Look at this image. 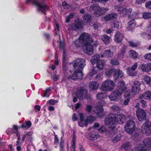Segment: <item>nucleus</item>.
I'll return each instance as SVG.
<instances>
[{
    "label": "nucleus",
    "mask_w": 151,
    "mask_h": 151,
    "mask_svg": "<svg viewBox=\"0 0 151 151\" xmlns=\"http://www.w3.org/2000/svg\"><path fill=\"white\" fill-rule=\"evenodd\" d=\"M90 35L87 33H83L78 38L73 41V44L77 47H79L80 44H83V51L88 55H91L93 53V47L91 44L93 42L92 39L89 36Z\"/></svg>",
    "instance_id": "obj_1"
},
{
    "label": "nucleus",
    "mask_w": 151,
    "mask_h": 151,
    "mask_svg": "<svg viewBox=\"0 0 151 151\" xmlns=\"http://www.w3.org/2000/svg\"><path fill=\"white\" fill-rule=\"evenodd\" d=\"M86 62L84 59L81 58H78L75 60L73 65L75 70L73 73L70 75L68 78L73 80L81 79L83 75L82 70L86 65Z\"/></svg>",
    "instance_id": "obj_2"
},
{
    "label": "nucleus",
    "mask_w": 151,
    "mask_h": 151,
    "mask_svg": "<svg viewBox=\"0 0 151 151\" xmlns=\"http://www.w3.org/2000/svg\"><path fill=\"white\" fill-rule=\"evenodd\" d=\"M92 64H96V66L93 68L91 76L98 73L99 71L102 70L104 67L105 61L103 60H100V56L99 55H95L93 56L91 60Z\"/></svg>",
    "instance_id": "obj_3"
},
{
    "label": "nucleus",
    "mask_w": 151,
    "mask_h": 151,
    "mask_svg": "<svg viewBox=\"0 0 151 151\" xmlns=\"http://www.w3.org/2000/svg\"><path fill=\"white\" fill-rule=\"evenodd\" d=\"M89 9L91 12H93L94 14L96 17H99L102 16L109 10L108 8H101L98 4H93L91 5Z\"/></svg>",
    "instance_id": "obj_4"
},
{
    "label": "nucleus",
    "mask_w": 151,
    "mask_h": 151,
    "mask_svg": "<svg viewBox=\"0 0 151 151\" xmlns=\"http://www.w3.org/2000/svg\"><path fill=\"white\" fill-rule=\"evenodd\" d=\"M144 146L141 147L139 150L138 149L134 148L131 151H151V137L145 138L143 140Z\"/></svg>",
    "instance_id": "obj_5"
},
{
    "label": "nucleus",
    "mask_w": 151,
    "mask_h": 151,
    "mask_svg": "<svg viewBox=\"0 0 151 151\" xmlns=\"http://www.w3.org/2000/svg\"><path fill=\"white\" fill-rule=\"evenodd\" d=\"M29 2H32L33 4L38 6L39 11L46 15L45 12L49 8L48 6L47 5H41L38 1L35 0H26L25 3L26 4H28Z\"/></svg>",
    "instance_id": "obj_6"
},
{
    "label": "nucleus",
    "mask_w": 151,
    "mask_h": 151,
    "mask_svg": "<svg viewBox=\"0 0 151 151\" xmlns=\"http://www.w3.org/2000/svg\"><path fill=\"white\" fill-rule=\"evenodd\" d=\"M115 86L114 82L110 79H107L102 83L101 89L104 91H111L113 90Z\"/></svg>",
    "instance_id": "obj_7"
},
{
    "label": "nucleus",
    "mask_w": 151,
    "mask_h": 151,
    "mask_svg": "<svg viewBox=\"0 0 151 151\" xmlns=\"http://www.w3.org/2000/svg\"><path fill=\"white\" fill-rule=\"evenodd\" d=\"M135 122L132 120H129L125 124L124 129L127 133L131 134L135 130Z\"/></svg>",
    "instance_id": "obj_8"
},
{
    "label": "nucleus",
    "mask_w": 151,
    "mask_h": 151,
    "mask_svg": "<svg viewBox=\"0 0 151 151\" xmlns=\"http://www.w3.org/2000/svg\"><path fill=\"white\" fill-rule=\"evenodd\" d=\"M76 96L80 100H81L84 99H89L88 96L87 90L83 87H81L78 89Z\"/></svg>",
    "instance_id": "obj_9"
},
{
    "label": "nucleus",
    "mask_w": 151,
    "mask_h": 151,
    "mask_svg": "<svg viewBox=\"0 0 151 151\" xmlns=\"http://www.w3.org/2000/svg\"><path fill=\"white\" fill-rule=\"evenodd\" d=\"M104 122L106 125L108 126L109 128L112 129L115 128L117 124V121L114 116L112 117L109 116L105 119Z\"/></svg>",
    "instance_id": "obj_10"
},
{
    "label": "nucleus",
    "mask_w": 151,
    "mask_h": 151,
    "mask_svg": "<svg viewBox=\"0 0 151 151\" xmlns=\"http://www.w3.org/2000/svg\"><path fill=\"white\" fill-rule=\"evenodd\" d=\"M142 131L146 135L151 134V123L148 121L145 122L142 127Z\"/></svg>",
    "instance_id": "obj_11"
},
{
    "label": "nucleus",
    "mask_w": 151,
    "mask_h": 151,
    "mask_svg": "<svg viewBox=\"0 0 151 151\" xmlns=\"http://www.w3.org/2000/svg\"><path fill=\"white\" fill-rule=\"evenodd\" d=\"M122 92L117 89L115 90L109 95L110 99L112 101L119 100L120 99L121 94L124 93Z\"/></svg>",
    "instance_id": "obj_12"
},
{
    "label": "nucleus",
    "mask_w": 151,
    "mask_h": 151,
    "mask_svg": "<svg viewBox=\"0 0 151 151\" xmlns=\"http://www.w3.org/2000/svg\"><path fill=\"white\" fill-rule=\"evenodd\" d=\"M136 114L138 119L140 121H144L146 119V114L144 110L138 109L136 111Z\"/></svg>",
    "instance_id": "obj_13"
},
{
    "label": "nucleus",
    "mask_w": 151,
    "mask_h": 151,
    "mask_svg": "<svg viewBox=\"0 0 151 151\" xmlns=\"http://www.w3.org/2000/svg\"><path fill=\"white\" fill-rule=\"evenodd\" d=\"M82 20L78 19L75 21L73 23L71 26V29L73 30L76 31L82 28Z\"/></svg>",
    "instance_id": "obj_14"
},
{
    "label": "nucleus",
    "mask_w": 151,
    "mask_h": 151,
    "mask_svg": "<svg viewBox=\"0 0 151 151\" xmlns=\"http://www.w3.org/2000/svg\"><path fill=\"white\" fill-rule=\"evenodd\" d=\"M139 68L144 73H148L151 71V63L141 64Z\"/></svg>",
    "instance_id": "obj_15"
},
{
    "label": "nucleus",
    "mask_w": 151,
    "mask_h": 151,
    "mask_svg": "<svg viewBox=\"0 0 151 151\" xmlns=\"http://www.w3.org/2000/svg\"><path fill=\"white\" fill-rule=\"evenodd\" d=\"M114 116L117 121V123L119 124H123L126 121V116L122 114H115Z\"/></svg>",
    "instance_id": "obj_16"
},
{
    "label": "nucleus",
    "mask_w": 151,
    "mask_h": 151,
    "mask_svg": "<svg viewBox=\"0 0 151 151\" xmlns=\"http://www.w3.org/2000/svg\"><path fill=\"white\" fill-rule=\"evenodd\" d=\"M88 139L91 140H94L97 139L99 137V133L94 130L90 132L88 135Z\"/></svg>",
    "instance_id": "obj_17"
},
{
    "label": "nucleus",
    "mask_w": 151,
    "mask_h": 151,
    "mask_svg": "<svg viewBox=\"0 0 151 151\" xmlns=\"http://www.w3.org/2000/svg\"><path fill=\"white\" fill-rule=\"evenodd\" d=\"M124 36L123 34L119 32H117L114 38V40L118 43H121Z\"/></svg>",
    "instance_id": "obj_18"
},
{
    "label": "nucleus",
    "mask_w": 151,
    "mask_h": 151,
    "mask_svg": "<svg viewBox=\"0 0 151 151\" xmlns=\"http://www.w3.org/2000/svg\"><path fill=\"white\" fill-rule=\"evenodd\" d=\"M118 88L117 89L122 92V93H124L126 90L127 88L125 86V83L124 81L122 80H120L118 83Z\"/></svg>",
    "instance_id": "obj_19"
},
{
    "label": "nucleus",
    "mask_w": 151,
    "mask_h": 151,
    "mask_svg": "<svg viewBox=\"0 0 151 151\" xmlns=\"http://www.w3.org/2000/svg\"><path fill=\"white\" fill-rule=\"evenodd\" d=\"M113 52L111 51L110 50H105L101 55V57L103 58L104 57L111 58L113 55Z\"/></svg>",
    "instance_id": "obj_20"
},
{
    "label": "nucleus",
    "mask_w": 151,
    "mask_h": 151,
    "mask_svg": "<svg viewBox=\"0 0 151 151\" xmlns=\"http://www.w3.org/2000/svg\"><path fill=\"white\" fill-rule=\"evenodd\" d=\"M114 73L113 77L115 80H116L118 78H121L123 76L122 71L118 69L114 70Z\"/></svg>",
    "instance_id": "obj_21"
},
{
    "label": "nucleus",
    "mask_w": 151,
    "mask_h": 151,
    "mask_svg": "<svg viewBox=\"0 0 151 151\" xmlns=\"http://www.w3.org/2000/svg\"><path fill=\"white\" fill-rule=\"evenodd\" d=\"M32 125V124L30 121H26L20 125L19 128H22L23 129H27L30 127Z\"/></svg>",
    "instance_id": "obj_22"
},
{
    "label": "nucleus",
    "mask_w": 151,
    "mask_h": 151,
    "mask_svg": "<svg viewBox=\"0 0 151 151\" xmlns=\"http://www.w3.org/2000/svg\"><path fill=\"white\" fill-rule=\"evenodd\" d=\"M99 83L96 82H90L89 84V87L91 91H94L98 87Z\"/></svg>",
    "instance_id": "obj_23"
},
{
    "label": "nucleus",
    "mask_w": 151,
    "mask_h": 151,
    "mask_svg": "<svg viewBox=\"0 0 151 151\" xmlns=\"http://www.w3.org/2000/svg\"><path fill=\"white\" fill-rule=\"evenodd\" d=\"M96 111L97 116L99 118H102L103 116L102 112L103 111V108L102 106H97Z\"/></svg>",
    "instance_id": "obj_24"
},
{
    "label": "nucleus",
    "mask_w": 151,
    "mask_h": 151,
    "mask_svg": "<svg viewBox=\"0 0 151 151\" xmlns=\"http://www.w3.org/2000/svg\"><path fill=\"white\" fill-rule=\"evenodd\" d=\"M116 15L115 13H111L106 15L104 17V19L106 21L113 20L116 18Z\"/></svg>",
    "instance_id": "obj_25"
},
{
    "label": "nucleus",
    "mask_w": 151,
    "mask_h": 151,
    "mask_svg": "<svg viewBox=\"0 0 151 151\" xmlns=\"http://www.w3.org/2000/svg\"><path fill=\"white\" fill-rule=\"evenodd\" d=\"M76 142V137L75 134L73 133L70 146L71 151H75Z\"/></svg>",
    "instance_id": "obj_26"
},
{
    "label": "nucleus",
    "mask_w": 151,
    "mask_h": 151,
    "mask_svg": "<svg viewBox=\"0 0 151 151\" xmlns=\"http://www.w3.org/2000/svg\"><path fill=\"white\" fill-rule=\"evenodd\" d=\"M144 83L151 87V77L149 76H144L143 78Z\"/></svg>",
    "instance_id": "obj_27"
},
{
    "label": "nucleus",
    "mask_w": 151,
    "mask_h": 151,
    "mask_svg": "<svg viewBox=\"0 0 151 151\" xmlns=\"http://www.w3.org/2000/svg\"><path fill=\"white\" fill-rule=\"evenodd\" d=\"M91 15L88 14H85L82 17L84 22L87 24L91 22Z\"/></svg>",
    "instance_id": "obj_28"
},
{
    "label": "nucleus",
    "mask_w": 151,
    "mask_h": 151,
    "mask_svg": "<svg viewBox=\"0 0 151 151\" xmlns=\"http://www.w3.org/2000/svg\"><path fill=\"white\" fill-rule=\"evenodd\" d=\"M101 38L102 40L105 44L107 45L110 43V37L104 34L102 35L101 36Z\"/></svg>",
    "instance_id": "obj_29"
},
{
    "label": "nucleus",
    "mask_w": 151,
    "mask_h": 151,
    "mask_svg": "<svg viewBox=\"0 0 151 151\" xmlns=\"http://www.w3.org/2000/svg\"><path fill=\"white\" fill-rule=\"evenodd\" d=\"M137 63H135L133 65L131 68L130 67H128L127 69V73L129 74L130 75H131V70L134 71L137 68Z\"/></svg>",
    "instance_id": "obj_30"
},
{
    "label": "nucleus",
    "mask_w": 151,
    "mask_h": 151,
    "mask_svg": "<svg viewBox=\"0 0 151 151\" xmlns=\"http://www.w3.org/2000/svg\"><path fill=\"white\" fill-rule=\"evenodd\" d=\"M143 98L145 99L151 100V92L147 91L144 92L142 95Z\"/></svg>",
    "instance_id": "obj_31"
},
{
    "label": "nucleus",
    "mask_w": 151,
    "mask_h": 151,
    "mask_svg": "<svg viewBox=\"0 0 151 151\" xmlns=\"http://www.w3.org/2000/svg\"><path fill=\"white\" fill-rule=\"evenodd\" d=\"M129 53L132 58L134 59H136L137 58L138 54L135 51L130 50L129 51Z\"/></svg>",
    "instance_id": "obj_32"
},
{
    "label": "nucleus",
    "mask_w": 151,
    "mask_h": 151,
    "mask_svg": "<svg viewBox=\"0 0 151 151\" xmlns=\"http://www.w3.org/2000/svg\"><path fill=\"white\" fill-rule=\"evenodd\" d=\"M132 93H133V95H135L136 93H138L141 91V88L136 87L133 85L132 86Z\"/></svg>",
    "instance_id": "obj_33"
},
{
    "label": "nucleus",
    "mask_w": 151,
    "mask_h": 151,
    "mask_svg": "<svg viewBox=\"0 0 151 151\" xmlns=\"http://www.w3.org/2000/svg\"><path fill=\"white\" fill-rule=\"evenodd\" d=\"M78 125L81 127H83L84 126L87 127L88 125V121H87L86 118L85 120H83L82 121H81V120L78 122Z\"/></svg>",
    "instance_id": "obj_34"
},
{
    "label": "nucleus",
    "mask_w": 151,
    "mask_h": 151,
    "mask_svg": "<svg viewBox=\"0 0 151 151\" xmlns=\"http://www.w3.org/2000/svg\"><path fill=\"white\" fill-rule=\"evenodd\" d=\"M127 49L125 46H123L120 52L118 53L119 57L121 58H124L125 55V53Z\"/></svg>",
    "instance_id": "obj_35"
},
{
    "label": "nucleus",
    "mask_w": 151,
    "mask_h": 151,
    "mask_svg": "<svg viewBox=\"0 0 151 151\" xmlns=\"http://www.w3.org/2000/svg\"><path fill=\"white\" fill-rule=\"evenodd\" d=\"M118 12H120V14L121 17H124L126 15L127 8L122 9V7H119L118 9Z\"/></svg>",
    "instance_id": "obj_36"
},
{
    "label": "nucleus",
    "mask_w": 151,
    "mask_h": 151,
    "mask_svg": "<svg viewBox=\"0 0 151 151\" xmlns=\"http://www.w3.org/2000/svg\"><path fill=\"white\" fill-rule=\"evenodd\" d=\"M54 28L55 30L56 31L55 32V35H58V37L60 38V36L59 34V32L60 31V25L58 23H56L55 26Z\"/></svg>",
    "instance_id": "obj_37"
},
{
    "label": "nucleus",
    "mask_w": 151,
    "mask_h": 151,
    "mask_svg": "<svg viewBox=\"0 0 151 151\" xmlns=\"http://www.w3.org/2000/svg\"><path fill=\"white\" fill-rule=\"evenodd\" d=\"M136 25L135 20L132 19L128 22V27L130 29L134 28Z\"/></svg>",
    "instance_id": "obj_38"
},
{
    "label": "nucleus",
    "mask_w": 151,
    "mask_h": 151,
    "mask_svg": "<svg viewBox=\"0 0 151 151\" xmlns=\"http://www.w3.org/2000/svg\"><path fill=\"white\" fill-rule=\"evenodd\" d=\"M75 17V15L73 13H70L68 16H67L66 19L65 20V22L68 23L70 22V20L71 19L74 18Z\"/></svg>",
    "instance_id": "obj_39"
},
{
    "label": "nucleus",
    "mask_w": 151,
    "mask_h": 151,
    "mask_svg": "<svg viewBox=\"0 0 151 151\" xmlns=\"http://www.w3.org/2000/svg\"><path fill=\"white\" fill-rule=\"evenodd\" d=\"M114 70L111 69L105 72V75L107 77H109L111 76L114 73Z\"/></svg>",
    "instance_id": "obj_40"
},
{
    "label": "nucleus",
    "mask_w": 151,
    "mask_h": 151,
    "mask_svg": "<svg viewBox=\"0 0 151 151\" xmlns=\"http://www.w3.org/2000/svg\"><path fill=\"white\" fill-rule=\"evenodd\" d=\"M121 137L122 136L120 134H118L112 139V141L113 143L119 141Z\"/></svg>",
    "instance_id": "obj_41"
},
{
    "label": "nucleus",
    "mask_w": 151,
    "mask_h": 151,
    "mask_svg": "<svg viewBox=\"0 0 151 151\" xmlns=\"http://www.w3.org/2000/svg\"><path fill=\"white\" fill-rule=\"evenodd\" d=\"M106 97V95L105 93H98L96 95V97L98 99H102L105 98Z\"/></svg>",
    "instance_id": "obj_42"
},
{
    "label": "nucleus",
    "mask_w": 151,
    "mask_h": 151,
    "mask_svg": "<svg viewBox=\"0 0 151 151\" xmlns=\"http://www.w3.org/2000/svg\"><path fill=\"white\" fill-rule=\"evenodd\" d=\"M86 119L88 121V124L89 122L91 123H92L96 119L95 117L92 116H87Z\"/></svg>",
    "instance_id": "obj_43"
},
{
    "label": "nucleus",
    "mask_w": 151,
    "mask_h": 151,
    "mask_svg": "<svg viewBox=\"0 0 151 151\" xmlns=\"http://www.w3.org/2000/svg\"><path fill=\"white\" fill-rule=\"evenodd\" d=\"M142 17L145 19H149L151 17V13L146 12L142 14Z\"/></svg>",
    "instance_id": "obj_44"
},
{
    "label": "nucleus",
    "mask_w": 151,
    "mask_h": 151,
    "mask_svg": "<svg viewBox=\"0 0 151 151\" xmlns=\"http://www.w3.org/2000/svg\"><path fill=\"white\" fill-rule=\"evenodd\" d=\"M127 42L129 44V45L132 47H136L138 45V43L134 42L132 41H128Z\"/></svg>",
    "instance_id": "obj_45"
},
{
    "label": "nucleus",
    "mask_w": 151,
    "mask_h": 151,
    "mask_svg": "<svg viewBox=\"0 0 151 151\" xmlns=\"http://www.w3.org/2000/svg\"><path fill=\"white\" fill-rule=\"evenodd\" d=\"M107 131V129L104 126H101L99 129V132L101 133H104Z\"/></svg>",
    "instance_id": "obj_46"
},
{
    "label": "nucleus",
    "mask_w": 151,
    "mask_h": 151,
    "mask_svg": "<svg viewBox=\"0 0 151 151\" xmlns=\"http://www.w3.org/2000/svg\"><path fill=\"white\" fill-rule=\"evenodd\" d=\"M111 108L112 110L114 112L118 111L120 110V108L119 107L115 105H113L111 107Z\"/></svg>",
    "instance_id": "obj_47"
},
{
    "label": "nucleus",
    "mask_w": 151,
    "mask_h": 151,
    "mask_svg": "<svg viewBox=\"0 0 151 151\" xmlns=\"http://www.w3.org/2000/svg\"><path fill=\"white\" fill-rule=\"evenodd\" d=\"M92 109V107L91 105H87L86 108L85 110L88 113H91Z\"/></svg>",
    "instance_id": "obj_48"
},
{
    "label": "nucleus",
    "mask_w": 151,
    "mask_h": 151,
    "mask_svg": "<svg viewBox=\"0 0 151 151\" xmlns=\"http://www.w3.org/2000/svg\"><path fill=\"white\" fill-rule=\"evenodd\" d=\"M79 115L80 120H81V121H82L83 120H86L85 116L86 115L82 113H81L79 114Z\"/></svg>",
    "instance_id": "obj_49"
},
{
    "label": "nucleus",
    "mask_w": 151,
    "mask_h": 151,
    "mask_svg": "<svg viewBox=\"0 0 151 151\" xmlns=\"http://www.w3.org/2000/svg\"><path fill=\"white\" fill-rule=\"evenodd\" d=\"M141 85V83L138 81L135 80L134 82L132 85L136 86V87L139 88H140V85Z\"/></svg>",
    "instance_id": "obj_50"
},
{
    "label": "nucleus",
    "mask_w": 151,
    "mask_h": 151,
    "mask_svg": "<svg viewBox=\"0 0 151 151\" xmlns=\"http://www.w3.org/2000/svg\"><path fill=\"white\" fill-rule=\"evenodd\" d=\"M144 58L149 61H151V53H148L144 56Z\"/></svg>",
    "instance_id": "obj_51"
},
{
    "label": "nucleus",
    "mask_w": 151,
    "mask_h": 151,
    "mask_svg": "<svg viewBox=\"0 0 151 151\" xmlns=\"http://www.w3.org/2000/svg\"><path fill=\"white\" fill-rule=\"evenodd\" d=\"M58 101L54 100L53 99H51L48 101V103L51 105H54L56 103H58Z\"/></svg>",
    "instance_id": "obj_52"
},
{
    "label": "nucleus",
    "mask_w": 151,
    "mask_h": 151,
    "mask_svg": "<svg viewBox=\"0 0 151 151\" xmlns=\"http://www.w3.org/2000/svg\"><path fill=\"white\" fill-rule=\"evenodd\" d=\"M111 63L113 65H116L119 64V62L116 60L111 59L110 60Z\"/></svg>",
    "instance_id": "obj_53"
},
{
    "label": "nucleus",
    "mask_w": 151,
    "mask_h": 151,
    "mask_svg": "<svg viewBox=\"0 0 151 151\" xmlns=\"http://www.w3.org/2000/svg\"><path fill=\"white\" fill-rule=\"evenodd\" d=\"M112 26L114 28L118 29L119 27V24L117 21H114L112 24Z\"/></svg>",
    "instance_id": "obj_54"
},
{
    "label": "nucleus",
    "mask_w": 151,
    "mask_h": 151,
    "mask_svg": "<svg viewBox=\"0 0 151 151\" xmlns=\"http://www.w3.org/2000/svg\"><path fill=\"white\" fill-rule=\"evenodd\" d=\"M59 140L57 135L56 134L55 135L54 140V145H57L59 143Z\"/></svg>",
    "instance_id": "obj_55"
},
{
    "label": "nucleus",
    "mask_w": 151,
    "mask_h": 151,
    "mask_svg": "<svg viewBox=\"0 0 151 151\" xmlns=\"http://www.w3.org/2000/svg\"><path fill=\"white\" fill-rule=\"evenodd\" d=\"M62 5L64 9H68L69 8L70 5L67 4L65 1L63 2L62 4Z\"/></svg>",
    "instance_id": "obj_56"
},
{
    "label": "nucleus",
    "mask_w": 151,
    "mask_h": 151,
    "mask_svg": "<svg viewBox=\"0 0 151 151\" xmlns=\"http://www.w3.org/2000/svg\"><path fill=\"white\" fill-rule=\"evenodd\" d=\"M132 11V9L129 8V9L127 8L126 11V15L128 17H130V15Z\"/></svg>",
    "instance_id": "obj_57"
},
{
    "label": "nucleus",
    "mask_w": 151,
    "mask_h": 151,
    "mask_svg": "<svg viewBox=\"0 0 151 151\" xmlns=\"http://www.w3.org/2000/svg\"><path fill=\"white\" fill-rule=\"evenodd\" d=\"M131 94H132V95H132L133 94V93H132V91H127L124 94V96L126 97H131L132 96Z\"/></svg>",
    "instance_id": "obj_58"
},
{
    "label": "nucleus",
    "mask_w": 151,
    "mask_h": 151,
    "mask_svg": "<svg viewBox=\"0 0 151 151\" xmlns=\"http://www.w3.org/2000/svg\"><path fill=\"white\" fill-rule=\"evenodd\" d=\"M98 106H102L103 107V106L105 105L106 103L104 101L101 100L98 102Z\"/></svg>",
    "instance_id": "obj_59"
},
{
    "label": "nucleus",
    "mask_w": 151,
    "mask_h": 151,
    "mask_svg": "<svg viewBox=\"0 0 151 151\" xmlns=\"http://www.w3.org/2000/svg\"><path fill=\"white\" fill-rule=\"evenodd\" d=\"M130 146L129 143H126L124 145V148L126 151H129Z\"/></svg>",
    "instance_id": "obj_60"
},
{
    "label": "nucleus",
    "mask_w": 151,
    "mask_h": 151,
    "mask_svg": "<svg viewBox=\"0 0 151 151\" xmlns=\"http://www.w3.org/2000/svg\"><path fill=\"white\" fill-rule=\"evenodd\" d=\"M145 7L147 8L151 9V1L147 2L145 4Z\"/></svg>",
    "instance_id": "obj_61"
},
{
    "label": "nucleus",
    "mask_w": 151,
    "mask_h": 151,
    "mask_svg": "<svg viewBox=\"0 0 151 151\" xmlns=\"http://www.w3.org/2000/svg\"><path fill=\"white\" fill-rule=\"evenodd\" d=\"M60 50H63L64 49L65 44L64 42H60Z\"/></svg>",
    "instance_id": "obj_62"
},
{
    "label": "nucleus",
    "mask_w": 151,
    "mask_h": 151,
    "mask_svg": "<svg viewBox=\"0 0 151 151\" xmlns=\"http://www.w3.org/2000/svg\"><path fill=\"white\" fill-rule=\"evenodd\" d=\"M43 35L46 40H49L50 39V35L49 34L44 33L43 34Z\"/></svg>",
    "instance_id": "obj_63"
},
{
    "label": "nucleus",
    "mask_w": 151,
    "mask_h": 151,
    "mask_svg": "<svg viewBox=\"0 0 151 151\" xmlns=\"http://www.w3.org/2000/svg\"><path fill=\"white\" fill-rule=\"evenodd\" d=\"M64 144H63L62 142L60 143V151H64Z\"/></svg>",
    "instance_id": "obj_64"
}]
</instances>
